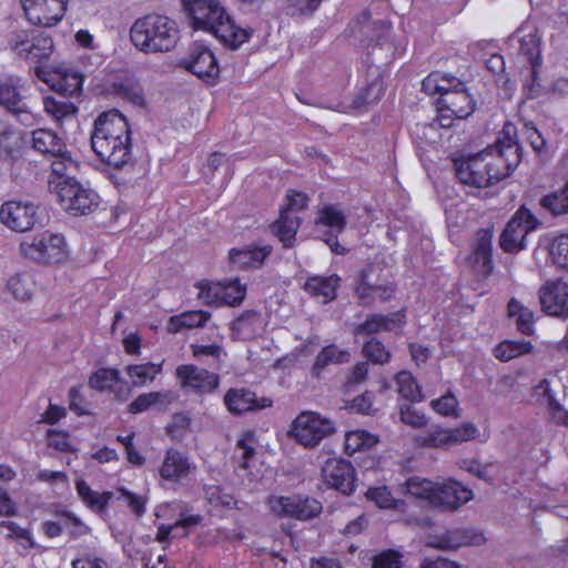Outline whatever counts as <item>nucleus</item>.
<instances>
[{
  "label": "nucleus",
  "instance_id": "obj_1",
  "mask_svg": "<svg viewBox=\"0 0 568 568\" xmlns=\"http://www.w3.org/2000/svg\"><path fill=\"white\" fill-rule=\"evenodd\" d=\"M181 6L194 30L212 33L231 50L239 49L253 34L252 29L236 26L217 0H181Z\"/></svg>",
  "mask_w": 568,
  "mask_h": 568
},
{
  "label": "nucleus",
  "instance_id": "obj_2",
  "mask_svg": "<svg viewBox=\"0 0 568 568\" xmlns=\"http://www.w3.org/2000/svg\"><path fill=\"white\" fill-rule=\"evenodd\" d=\"M126 118L118 110L100 114L94 121L91 146L102 162L121 169L131 161L132 139Z\"/></svg>",
  "mask_w": 568,
  "mask_h": 568
},
{
  "label": "nucleus",
  "instance_id": "obj_3",
  "mask_svg": "<svg viewBox=\"0 0 568 568\" xmlns=\"http://www.w3.org/2000/svg\"><path fill=\"white\" fill-rule=\"evenodd\" d=\"M130 39L141 52H169L175 48L180 39V30L173 19L151 13L134 21L130 30Z\"/></svg>",
  "mask_w": 568,
  "mask_h": 568
},
{
  "label": "nucleus",
  "instance_id": "obj_4",
  "mask_svg": "<svg viewBox=\"0 0 568 568\" xmlns=\"http://www.w3.org/2000/svg\"><path fill=\"white\" fill-rule=\"evenodd\" d=\"M61 206L70 215L81 216L93 213L100 204V196L90 187H85L75 179L50 181Z\"/></svg>",
  "mask_w": 568,
  "mask_h": 568
},
{
  "label": "nucleus",
  "instance_id": "obj_5",
  "mask_svg": "<svg viewBox=\"0 0 568 568\" xmlns=\"http://www.w3.org/2000/svg\"><path fill=\"white\" fill-rule=\"evenodd\" d=\"M20 252L24 257L41 264L61 263L68 256L64 237L49 231L23 240Z\"/></svg>",
  "mask_w": 568,
  "mask_h": 568
},
{
  "label": "nucleus",
  "instance_id": "obj_6",
  "mask_svg": "<svg viewBox=\"0 0 568 568\" xmlns=\"http://www.w3.org/2000/svg\"><path fill=\"white\" fill-rule=\"evenodd\" d=\"M334 423L315 412H302L292 423L290 434L306 448L316 447L335 433Z\"/></svg>",
  "mask_w": 568,
  "mask_h": 568
},
{
  "label": "nucleus",
  "instance_id": "obj_7",
  "mask_svg": "<svg viewBox=\"0 0 568 568\" xmlns=\"http://www.w3.org/2000/svg\"><path fill=\"white\" fill-rule=\"evenodd\" d=\"M491 148L455 161L456 176L463 184L481 189L489 186L497 178V169L486 160Z\"/></svg>",
  "mask_w": 568,
  "mask_h": 568
},
{
  "label": "nucleus",
  "instance_id": "obj_8",
  "mask_svg": "<svg viewBox=\"0 0 568 568\" xmlns=\"http://www.w3.org/2000/svg\"><path fill=\"white\" fill-rule=\"evenodd\" d=\"M540 225L539 220L526 207L516 211L499 235V247L506 253H517L527 247L526 236Z\"/></svg>",
  "mask_w": 568,
  "mask_h": 568
},
{
  "label": "nucleus",
  "instance_id": "obj_9",
  "mask_svg": "<svg viewBox=\"0 0 568 568\" xmlns=\"http://www.w3.org/2000/svg\"><path fill=\"white\" fill-rule=\"evenodd\" d=\"M382 271L383 268L373 264L361 271L355 294L362 305L371 306L376 301L385 302L393 296L395 288L392 283L381 278Z\"/></svg>",
  "mask_w": 568,
  "mask_h": 568
},
{
  "label": "nucleus",
  "instance_id": "obj_10",
  "mask_svg": "<svg viewBox=\"0 0 568 568\" xmlns=\"http://www.w3.org/2000/svg\"><path fill=\"white\" fill-rule=\"evenodd\" d=\"M268 505L275 516L298 520L313 519L322 513L323 508L317 499L302 495L272 496Z\"/></svg>",
  "mask_w": 568,
  "mask_h": 568
},
{
  "label": "nucleus",
  "instance_id": "obj_11",
  "mask_svg": "<svg viewBox=\"0 0 568 568\" xmlns=\"http://www.w3.org/2000/svg\"><path fill=\"white\" fill-rule=\"evenodd\" d=\"M437 121L442 128H450L454 120L468 118L475 110L474 101L463 84L462 88L439 97L437 102Z\"/></svg>",
  "mask_w": 568,
  "mask_h": 568
},
{
  "label": "nucleus",
  "instance_id": "obj_12",
  "mask_svg": "<svg viewBox=\"0 0 568 568\" xmlns=\"http://www.w3.org/2000/svg\"><path fill=\"white\" fill-rule=\"evenodd\" d=\"M21 3L32 24L50 28L62 20L68 0H21Z\"/></svg>",
  "mask_w": 568,
  "mask_h": 568
},
{
  "label": "nucleus",
  "instance_id": "obj_13",
  "mask_svg": "<svg viewBox=\"0 0 568 568\" xmlns=\"http://www.w3.org/2000/svg\"><path fill=\"white\" fill-rule=\"evenodd\" d=\"M509 44L518 49L519 55L525 58L530 65L534 79L537 74V68L541 64L540 39L537 29L532 24L521 26L517 32L510 37Z\"/></svg>",
  "mask_w": 568,
  "mask_h": 568
},
{
  "label": "nucleus",
  "instance_id": "obj_14",
  "mask_svg": "<svg viewBox=\"0 0 568 568\" xmlns=\"http://www.w3.org/2000/svg\"><path fill=\"white\" fill-rule=\"evenodd\" d=\"M322 477L325 484L344 495H351L356 487L355 469L343 458H328L322 467Z\"/></svg>",
  "mask_w": 568,
  "mask_h": 568
},
{
  "label": "nucleus",
  "instance_id": "obj_15",
  "mask_svg": "<svg viewBox=\"0 0 568 568\" xmlns=\"http://www.w3.org/2000/svg\"><path fill=\"white\" fill-rule=\"evenodd\" d=\"M10 45L19 57L31 62H41L53 51V41L50 37L38 34L30 39L29 33L24 31L16 34L10 40Z\"/></svg>",
  "mask_w": 568,
  "mask_h": 568
},
{
  "label": "nucleus",
  "instance_id": "obj_16",
  "mask_svg": "<svg viewBox=\"0 0 568 568\" xmlns=\"http://www.w3.org/2000/svg\"><path fill=\"white\" fill-rule=\"evenodd\" d=\"M176 377L183 389L196 394H209L219 387L217 374L193 364L180 365L176 368Z\"/></svg>",
  "mask_w": 568,
  "mask_h": 568
},
{
  "label": "nucleus",
  "instance_id": "obj_17",
  "mask_svg": "<svg viewBox=\"0 0 568 568\" xmlns=\"http://www.w3.org/2000/svg\"><path fill=\"white\" fill-rule=\"evenodd\" d=\"M184 67L206 82L214 81L220 74V67L213 51L197 42L191 45Z\"/></svg>",
  "mask_w": 568,
  "mask_h": 568
},
{
  "label": "nucleus",
  "instance_id": "obj_18",
  "mask_svg": "<svg viewBox=\"0 0 568 568\" xmlns=\"http://www.w3.org/2000/svg\"><path fill=\"white\" fill-rule=\"evenodd\" d=\"M473 490L462 483L449 479L442 484H436L435 495H433L432 506L442 510L454 511L471 500Z\"/></svg>",
  "mask_w": 568,
  "mask_h": 568
},
{
  "label": "nucleus",
  "instance_id": "obj_19",
  "mask_svg": "<svg viewBox=\"0 0 568 568\" xmlns=\"http://www.w3.org/2000/svg\"><path fill=\"white\" fill-rule=\"evenodd\" d=\"M539 301L545 313L551 316L568 317V282L555 280L539 290Z\"/></svg>",
  "mask_w": 568,
  "mask_h": 568
},
{
  "label": "nucleus",
  "instance_id": "obj_20",
  "mask_svg": "<svg viewBox=\"0 0 568 568\" xmlns=\"http://www.w3.org/2000/svg\"><path fill=\"white\" fill-rule=\"evenodd\" d=\"M36 214L32 203L8 201L1 205L0 221L13 231L24 232L34 225Z\"/></svg>",
  "mask_w": 568,
  "mask_h": 568
},
{
  "label": "nucleus",
  "instance_id": "obj_21",
  "mask_svg": "<svg viewBox=\"0 0 568 568\" xmlns=\"http://www.w3.org/2000/svg\"><path fill=\"white\" fill-rule=\"evenodd\" d=\"M493 237L494 226H489L479 230L473 243L470 261L476 272L485 276L494 270Z\"/></svg>",
  "mask_w": 568,
  "mask_h": 568
},
{
  "label": "nucleus",
  "instance_id": "obj_22",
  "mask_svg": "<svg viewBox=\"0 0 568 568\" xmlns=\"http://www.w3.org/2000/svg\"><path fill=\"white\" fill-rule=\"evenodd\" d=\"M316 225L327 226L329 231L324 237L325 243L329 246L332 252L343 254L345 248L338 243V234L342 233L346 226L345 215L335 205H325L316 220Z\"/></svg>",
  "mask_w": 568,
  "mask_h": 568
},
{
  "label": "nucleus",
  "instance_id": "obj_23",
  "mask_svg": "<svg viewBox=\"0 0 568 568\" xmlns=\"http://www.w3.org/2000/svg\"><path fill=\"white\" fill-rule=\"evenodd\" d=\"M22 80L16 75H0V105L10 113L20 116L28 113L21 90Z\"/></svg>",
  "mask_w": 568,
  "mask_h": 568
},
{
  "label": "nucleus",
  "instance_id": "obj_24",
  "mask_svg": "<svg viewBox=\"0 0 568 568\" xmlns=\"http://www.w3.org/2000/svg\"><path fill=\"white\" fill-rule=\"evenodd\" d=\"M224 403L233 414H242L272 406V399L266 397L257 398L255 393L246 388L229 389L224 396Z\"/></svg>",
  "mask_w": 568,
  "mask_h": 568
},
{
  "label": "nucleus",
  "instance_id": "obj_25",
  "mask_svg": "<svg viewBox=\"0 0 568 568\" xmlns=\"http://www.w3.org/2000/svg\"><path fill=\"white\" fill-rule=\"evenodd\" d=\"M273 252L270 244L250 245L230 251V261L233 266L240 270L261 268Z\"/></svg>",
  "mask_w": 568,
  "mask_h": 568
},
{
  "label": "nucleus",
  "instance_id": "obj_26",
  "mask_svg": "<svg viewBox=\"0 0 568 568\" xmlns=\"http://www.w3.org/2000/svg\"><path fill=\"white\" fill-rule=\"evenodd\" d=\"M503 136H499V162L505 158L507 172L503 176L499 175V181L509 175L519 164L520 148L517 141V129L510 123L506 122L503 126Z\"/></svg>",
  "mask_w": 568,
  "mask_h": 568
},
{
  "label": "nucleus",
  "instance_id": "obj_27",
  "mask_svg": "<svg viewBox=\"0 0 568 568\" xmlns=\"http://www.w3.org/2000/svg\"><path fill=\"white\" fill-rule=\"evenodd\" d=\"M339 285L341 277L336 274L313 275L307 277L303 288L312 297L327 304L336 298Z\"/></svg>",
  "mask_w": 568,
  "mask_h": 568
},
{
  "label": "nucleus",
  "instance_id": "obj_28",
  "mask_svg": "<svg viewBox=\"0 0 568 568\" xmlns=\"http://www.w3.org/2000/svg\"><path fill=\"white\" fill-rule=\"evenodd\" d=\"M195 468L189 460V457L174 448L166 450L162 465L160 467V476L170 481H179L186 478L191 470Z\"/></svg>",
  "mask_w": 568,
  "mask_h": 568
},
{
  "label": "nucleus",
  "instance_id": "obj_29",
  "mask_svg": "<svg viewBox=\"0 0 568 568\" xmlns=\"http://www.w3.org/2000/svg\"><path fill=\"white\" fill-rule=\"evenodd\" d=\"M384 93V80L381 74L377 73L367 85L361 88L356 92L349 102L342 103L343 111L351 112L365 109L367 105L379 101Z\"/></svg>",
  "mask_w": 568,
  "mask_h": 568
},
{
  "label": "nucleus",
  "instance_id": "obj_30",
  "mask_svg": "<svg viewBox=\"0 0 568 568\" xmlns=\"http://www.w3.org/2000/svg\"><path fill=\"white\" fill-rule=\"evenodd\" d=\"M300 225L301 219L297 215L290 210H281L278 219L271 225V229L283 247L291 248L295 245Z\"/></svg>",
  "mask_w": 568,
  "mask_h": 568
},
{
  "label": "nucleus",
  "instance_id": "obj_31",
  "mask_svg": "<svg viewBox=\"0 0 568 568\" xmlns=\"http://www.w3.org/2000/svg\"><path fill=\"white\" fill-rule=\"evenodd\" d=\"M507 318L523 335L535 334V313L515 297L507 304Z\"/></svg>",
  "mask_w": 568,
  "mask_h": 568
},
{
  "label": "nucleus",
  "instance_id": "obj_32",
  "mask_svg": "<svg viewBox=\"0 0 568 568\" xmlns=\"http://www.w3.org/2000/svg\"><path fill=\"white\" fill-rule=\"evenodd\" d=\"M32 148L44 155H62L65 143L57 132L50 129H38L32 132Z\"/></svg>",
  "mask_w": 568,
  "mask_h": 568
},
{
  "label": "nucleus",
  "instance_id": "obj_33",
  "mask_svg": "<svg viewBox=\"0 0 568 568\" xmlns=\"http://www.w3.org/2000/svg\"><path fill=\"white\" fill-rule=\"evenodd\" d=\"M24 134L4 120H0V151L10 158H17L26 146Z\"/></svg>",
  "mask_w": 568,
  "mask_h": 568
},
{
  "label": "nucleus",
  "instance_id": "obj_34",
  "mask_svg": "<svg viewBox=\"0 0 568 568\" xmlns=\"http://www.w3.org/2000/svg\"><path fill=\"white\" fill-rule=\"evenodd\" d=\"M75 489L82 503L98 514H102L108 509L113 496L111 491L99 493L93 490L84 479L75 480Z\"/></svg>",
  "mask_w": 568,
  "mask_h": 568
},
{
  "label": "nucleus",
  "instance_id": "obj_35",
  "mask_svg": "<svg viewBox=\"0 0 568 568\" xmlns=\"http://www.w3.org/2000/svg\"><path fill=\"white\" fill-rule=\"evenodd\" d=\"M43 109L48 116L55 122L74 118L78 113V105L64 95H47L42 100Z\"/></svg>",
  "mask_w": 568,
  "mask_h": 568
},
{
  "label": "nucleus",
  "instance_id": "obj_36",
  "mask_svg": "<svg viewBox=\"0 0 568 568\" xmlns=\"http://www.w3.org/2000/svg\"><path fill=\"white\" fill-rule=\"evenodd\" d=\"M400 324L399 315L397 313L382 315L373 314L366 321L357 325L354 329L355 335H371L382 331H392Z\"/></svg>",
  "mask_w": 568,
  "mask_h": 568
},
{
  "label": "nucleus",
  "instance_id": "obj_37",
  "mask_svg": "<svg viewBox=\"0 0 568 568\" xmlns=\"http://www.w3.org/2000/svg\"><path fill=\"white\" fill-rule=\"evenodd\" d=\"M211 314L205 311H187L179 315L171 316L166 328L170 333H180L184 329L203 327L210 320Z\"/></svg>",
  "mask_w": 568,
  "mask_h": 568
},
{
  "label": "nucleus",
  "instance_id": "obj_38",
  "mask_svg": "<svg viewBox=\"0 0 568 568\" xmlns=\"http://www.w3.org/2000/svg\"><path fill=\"white\" fill-rule=\"evenodd\" d=\"M483 539L480 535L470 531L454 530L439 536L432 546L443 550H456L463 546L479 545Z\"/></svg>",
  "mask_w": 568,
  "mask_h": 568
},
{
  "label": "nucleus",
  "instance_id": "obj_39",
  "mask_svg": "<svg viewBox=\"0 0 568 568\" xmlns=\"http://www.w3.org/2000/svg\"><path fill=\"white\" fill-rule=\"evenodd\" d=\"M125 372L134 387H142L152 383L162 372V363L148 362L144 364H131L125 367Z\"/></svg>",
  "mask_w": 568,
  "mask_h": 568
},
{
  "label": "nucleus",
  "instance_id": "obj_40",
  "mask_svg": "<svg viewBox=\"0 0 568 568\" xmlns=\"http://www.w3.org/2000/svg\"><path fill=\"white\" fill-rule=\"evenodd\" d=\"M351 354L347 349H342L335 344L327 345L321 349L313 364V373H320L331 364H345L348 363Z\"/></svg>",
  "mask_w": 568,
  "mask_h": 568
},
{
  "label": "nucleus",
  "instance_id": "obj_41",
  "mask_svg": "<svg viewBox=\"0 0 568 568\" xmlns=\"http://www.w3.org/2000/svg\"><path fill=\"white\" fill-rule=\"evenodd\" d=\"M83 77L75 71H65L58 75L51 88L58 95H64L67 99L79 94L82 90Z\"/></svg>",
  "mask_w": 568,
  "mask_h": 568
},
{
  "label": "nucleus",
  "instance_id": "obj_42",
  "mask_svg": "<svg viewBox=\"0 0 568 568\" xmlns=\"http://www.w3.org/2000/svg\"><path fill=\"white\" fill-rule=\"evenodd\" d=\"M378 443V437L365 429H355L345 435V450L348 455L373 448Z\"/></svg>",
  "mask_w": 568,
  "mask_h": 568
},
{
  "label": "nucleus",
  "instance_id": "obj_43",
  "mask_svg": "<svg viewBox=\"0 0 568 568\" xmlns=\"http://www.w3.org/2000/svg\"><path fill=\"white\" fill-rule=\"evenodd\" d=\"M436 484L419 476H412L400 486V491L415 498L425 499L432 505Z\"/></svg>",
  "mask_w": 568,
  "mask_h": 568
},
{
  "label": "nucleus",
  "instance_id": "obj_44",
  "mask_svg": "<svg viewBox=\"0 0 568 568\" xmlns=\"http://www.w3.org/2000/svg\"><path fill=\"white\" fill-rule=\"evenodd\" d=\"M397 392L400 397L409 402H422L423 393L416 378L407 371H402L395 376Z\"/></svg>",
  "mask_w": 568,
  "mask_h": 568
},
{
  "label": "nucleus",
  "instance_id": "obj_45",
  "mask_svg": "<svg viewBox=\"0 0 568 568\" xmlns=\"http://www.w3.org/2000/svg\"><path fill=\"white\" fill-rule=\"evenodd\" d=\"M261 323V315L256 311H246L232 322V331L242 338L254 336Z\"/></svg>",
  "mask_w": 568,
  "mask_h": 568
},
{
  "label": "nucleus",
  "instance_id": "obj_46",
  "mask_svg": "<svg viewBox=\"0 0 568 568\" xmlns=\"http://www.w3.org/2000/svg\"><path fill=\"white\" fill-rule=\"evenodd\" d=\"M534 345L525 339H505L499 342V361L508 362L519 356L530 354Z\"/></svg>",
  "mask_w": 568,
  "mask_h": 568
},
{
  "label": "nucleus",
  "instance_id": "obj_47",
  "mask_svg": "<svg viewBox=\"0 0 568 568\" xmlns=\"http://www.w3.org/2000/svg\"><path fill=\"white\" fill-rule=\"evenodd\" d=\"M7 287L17 300L27 301L32 295L34 282L30 274L19 273L10 277Z\"/></svg>",
  "mask_w": 568,
  "mask_h": 568
},
{
  "label": "nucleus",
  "instance_id": "obj_48",
  "mask_svg": "<svg viewBox=\"0 0 568 568\" xmlns=\"http://www.w3.org/2000/svg\"><path fill=\"white\" fill-rule=\"evenodd\" d=\"M365 496L377 507L384 509H396L402 504L400 499L394 497L389 488L385 485L369 487Z\"/></svg>",
  "mask_w": 568,
  "mask_h": 568
},
{
  "label": "nucleus",
  "instance_id": "obj_49",
  "mask_svg": "<svg viewBox=\"0 0 568 568\" xmlns=\"http://www.w3.org/2000/svg\"><path fill=\"white\" fill-rule=\"evenodd\" d=\"M222 305L236 306L240 305L246 295V285L242 284L239 278L221 283Z\"/></svg>",
  "mask_w": 568,
  "mask_h": 568
},
{
  "label": "nucleus",
  "instance_id": "obj_50",
  "mask_svg": "<svg viewBox=\"0 0 568 568\" xmlns=\"http://www.w3.org/2000/svg\"><path fill=\"white\" fill-rule=\"evenodd\" d=\"M120 382V372L116 368H99L89 378L91 388L99 392L111 390Z\"/></svg>",
  "mask_w": 568,
  "mask_h": 568
},
{
  "label": "nucleus",
  "instance_id": "obj_51",
  "mask_svg": "<svg viewBox=\"0 0 568 568\" xmlns=\"http://www.w3.org/2000/svg\"><path fill=\"white\" fill-rule=\"evenodd\" d=\"M417 443L424 447L448 448L450 447L448 428L439 426L432 427L417 437Z\"/></svg>",
  "mask_w": 568,
  "mask_h": 568
},
{
  "label": "nucleus",
  "instance_id": "obj_52",
  "mask_svg": "<svg viewBox=\"0 0 568 568\" xmlns=\"http://www.w3.org/2000/svg\"><path fill=\"white\" fill-rule=\"evenodd\" d=\"M430 406L437 414L442 416L454 418L460 416L459 402L452 392H447L439 398L432 400Z\"/></svg>",
  "mask_w": 568,
  "mask_h": 568
},
{
  "label": "nucleus",
  "instance_id": "obj_53",
  "mask_svg": "<svg viewBox=\"0 0 568 568\" xmlns=\"http://www.w3.org/2000/svg\"><path fill=\"white\" fill-rule=\"evenodd\" d=\"M470 50L477 61L483 62L489 71L495 73L493 59L497 55V44L494 41H479Z\"/></svg>",
  "mask_w": 568,
  "mask_h": 568
},
{
  "label": "nucleus",
  "instance_id": "obj_54",
  "mask_svg": "<svg viewBox=\"0 0 568 568\" xmlns=\"http://www.w3.org/2000/svg\"><path fill=\"white\" fill-rule=\"evenodd\" d=\"M322 0H286L285 12L290 17H311Z\"/></svg>",
  "mask_w": 568,
  "mask_h": 568
},
{
  "label": "nucleus",
  "instance_id": "obj_55",
  "mask_svg": "<svg viewBox=\"0 0 568 568\" xmlns=\"http://www.w3.org/2000/svg\"><path fill=\"white\" fill-rule=\"evenodd\" d=\"M540 205L554 215L568 213V197L564 191L554 192L541 197Z\"/></svg>",
  "mask_w": 568,
  "mask_h": 568
},
{
  "label": "nucleus",
  "instance_id": "obj_56",
  "mask_svg": "<svg viewBox=\"0 0 568 568\" xmlns=\"http://www.w3.org/2000/svg\"><path fill=\"white\" fill-rule=\"evenodd\" d=\"M363 354L374 364L383 365L390 359V353L386 349L384 344L376 338H372L364 344Z\"/></svg>",
  "mask_w": 568,
  "mask_h": 568
},
{
  "label": "nucleus",
  "instance_id": "obj_57",
  "mask_svg": "<svg viewBox=\"0 0 568 568\" xmlns=\"http://www.w3.org/2000/svg\"><path fill=\"white\" fill-rule=\"evenodd\" d=\"M479 435V430L473 423H463L455 428H448L450 447L475 439Z\"/></svg>",
  "mask_w": 568,
  "mask_h": 568
},
{
  "label": "nucleus",
  "instance_id": "obj_58",
  "mask_svg": "<svg viewBox=\"0 0 568 568\" xmlns=\"http://www.w3.org/2000/svg\"><path fill=\"white\" fill-rule=\"evenodd\" d=\"M199 288L197 297L206 305H222L221 283L200 282L196 284Z\"/></svg>",
  "mask_w": 568,
  "mask_h": 568
},
{
  "label": "nucleus",
  "instance_id": "obj_59",
  "mask_svg": "<svg viewBox=\"0 0 568 568\" xmlns=\"http://www.w3.org/2000/svg\"><path fill=\"white\" fill-rule=\"evenodd\" d=\"M164 397L165 395L160 392L143 393L129 405L128 409L131 414H140L160 403Z\"/></svg>",
  "mask_w": 568,
  "mask_h": 568
},
{
  "label": "nucleus",
  "instance_id": "obj_60",
  "mask_svg": "<svg viewBox=\"0 0 568 568\" xmlns=\"http://www.w3.org/2000/svg\"><path fill=\"white\" fill-rule=\"evenodd\" d=\"M118 493L120 494L119 499H123L136 517L144 515L146 500L143 496L132 493L124 487L119 488Z\"/></svg>",
  "mask_w": 568,
  "mask_h": 568
},
{
  "label": "nucleus",
  "instance_id": "obj_61",
  "mask_svg": "<svg viewBox=\"0 0 568 568\" xmlns=\"http://www.w3.org/2000/svg\"><path fill=\"white\" fill-rule=\"evenodd\" d=\"M550 253L560 267L568 268V234H561L554 240Z\"/></svg>",
  "mask_w": 568,
  "mask_h": 568
},
{
  "label": "nucleus",
  "instance_id": "obj_62",
  "mask_svg": "<svg viewBox=\"0 0 568 568\" xmlns=\"http://www.w3.org/2000/svg\"><path fill=\"white\" fill-rule=\"evenodd\" d=\"M539 388L544 389V395L547 397L549 409L554 419L568 427V410L564 409L559 403L554 398L550 389L548 388L547 381H542Z\"/></svg>",
  "mask_w": 568,
  "mask_h": 568
},
{
  "label": "nucleus",
  "instance_id": "obj_63",
  "mask_svg": "<svg viewBox=\"0 0 568 568\" xmlns=\"http://www.w3.org/2000/svg\"><path fill=\"white\" fill-rule=\"evenodd\" d=\"M54 158V160L51 163V170L52 174H54L58 178V181H62V179H71L68 176V171L73 166V161L67 151V148L64 149V152L62 155H51Z\"/></svg>",
  "mask_w": 568,
  "mask_h": 568
},
{
  "label": "nucleus",
  "instance_id": "obj_64",
  "mask_svg": "<svg viewBox=\"0 0 568 568\" xmlns=\"http://www.w3.org/2000/svg\"><path fill=\"white\" fill-rule=\"evenodd\" d=\"M373 568H402V555L393 549L374 557Z\"/></svg>",
  "mask_w": 568,
  "mask_h": 568
}]
</instances>
